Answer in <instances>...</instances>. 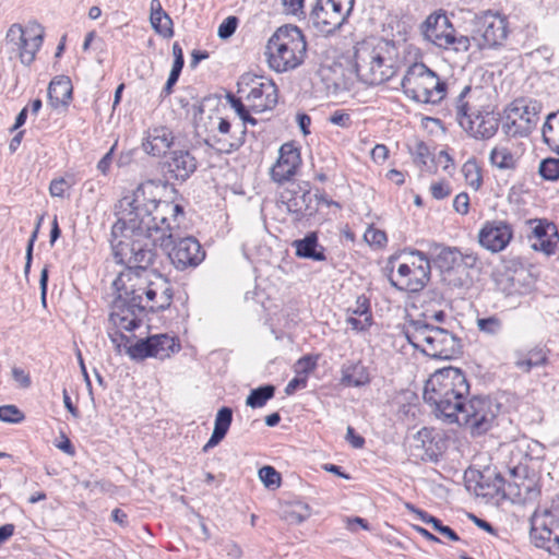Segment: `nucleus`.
I'll return each mask as SVG.
<instances>
[{"label":"nucleus","mask_w":559,"mask_h":559,"mask_svg":"<svg viewBox=\"0 0 559 559\" xmlns=\"http://www.w3.org/2000/svg\"><path fill=\"white\" fill-rule=\"evenodd\" d=\"M404 94L423 104H439L447 95V84L426 64L409 66L401 82Z\"/></svg>","instance_id":"obj_7"},{"label":"nucleus","mask_w":559,"mask_h":559,"mask_svg":"<svg viewBox=\"0 0 559 559\" xmlns=\"http://www.w3.org/2000/svg\"><path fill=\"white\" fill-rule=\"evenodd\" d=\"M173 132L165 127L150 129L142 143L143 150L152 156L167 155L166 152L174 144Z\"/></svg>","instance_id":"obj_27"},{"label":"nucleus","mask_w":559,"mask_h":559,"mask_svg":"<svg viewBox=\"0 0 559 559\" xmlns=\"http://www.w3.org/2000/svg\"><path fill=\"white\" fill-rule=\"evenodd\" d=\"M246 133V126H240L239 130L231 132L230 122L219 118L217 132L209 135L205 143L221 154H230L243 145Z\"/></svg>","instance_id":"obj_22"},{"label":"nucleus","mask_w":559,"mask_h":559,"mask_svg":"<svg viewBox=\"0 0 559 559\" xmlns=\"http://www.w3.org/2000/svg\"><path fill=\"white\" fill-rule=\"evenodd\" d=\"M111 341L117 345L118 352H121L123 347L126 354L131 359L138 361L148 357L164 360L180 348L176 338L167 334H155L130 344V340L127 336L121 333H115L111 335Z\"/></svg>","instance_id":"obj_8"},{"label":"nucleus","mask_w":559,"mask_h":559,"mask_svg":"<svg viewBox=\"0 0 559 559\" xmlns=\"http://www.w3.org/2000/svg\"><path fill=\"white\" fill-rule=\"evenodd\" d=\"M476 325L479 332L490 335L497 336L501 333L503 329V323L500 318L497 316H490L487 318H478L476 320Z\"/></svg>","instance_id":"obj_44"},{"label":"nucleus","mask_w":559,"mask_h":559,"mask_svg":"<svg viewBox=\"0 0 559 559\" xmlns=\"http://www.w3.org/2000/svg\"><path fill=\"white\" fill-rule=\"evenodd\" d=\"M492 486L497 492L515 502L525 503L539 495L535 477H528L525 467L521 464L510 468L507 476L497 473Z\"/></svg>","instance_id":"obj_12"},{"label":"nucleus","mask_w":559,"mask_h":559,"mask_svg":"<svg viewBox=\"0 0 559 559\" xmlns=\"http://www.w3.org/2000/svg\"><path fill=\"white\" fill-rule=\"evenodd\" d=\"M354 3L355 0H316L309 20L318 32L330 35L345 23Z\"/></svg>","instance_id":"obj_13"},{"label":"nucleus","mask_w":559,"mask_h":559,"mask_svg":"<svg viewBox=\"0 0 559 559\" xmlns=\"http://www.w3.org/2000/svg\"><path fill=\"white\" fill-rule=\"evenodd\" d=\"M530 224H534L532 233L536 238V241L532 245L534 250H540L546 254H552L555 252L556 243L549 239H546L549 225L544 224L540 221H531Z\"/></svg>","instance_id":"obj_38"},{"label":"nucleus","mask_w":559,"mask_h":559,"mask_svg":"<svg viewBox=\"0 0 559 559\" xmlns=\"http://www.w3.org/2000/svg\"><path fill=\"white\" fill-rule=\"evenodd\" d=\"M462 174L465 182L473 190L477 191L483 185L480 167L475 159H468L462 166Z\"/></svg>","instance_id":"obj_41"},{"label":"nucleus","mask_w":559,"mask_h":559,"mask_svg":"<svg viewBox=\"0 0 559 559\" xmlns=\"http://www.w3.org/2000/svg\"><path fill=\"white\" fill-rule=\"evenodd\" d=\"M364 238L370 246H376L379 248L383 247L388 241L386 234L383 230L377 229L374 227H369L366 230Z\"/></svg>","instance_id":"obj_50"},{"label":"nucleus","mask_w":559,"mask_h":559,"mask_svg":"<svg viewBox=\"0 0 559 559\" xmlns=\"http://www.w3.org/2000/svg\"><path fill=\"white\" fill-rule=\"evenodd\" d=\"M141 314L142 310L132 309L130 305H123L122 300L117 299L115 301L114 310L110 313L109 320L117 329L133 331L141 323Z\"/></svg>","instance_id":"obj_29"},{"label":"nucleus","mask_w":559,"mask_h":559,"mask_svg":"<svg viewBox=\"0 0 559 559\" xmlns=\"http://www.w3.org/2000/svg\"><path fill=\"white\" fill-rule=\"evenodd\" d=\"M317 367V357H312L310 355L304 356L299 358L295 366V373L299 376H305L308 379V376L311 371H313Z\"/></svg>","instance_id":"obj_49"},{"label":"nucleus","mask_w":559,"mask_h":559,"mask_svg":"<svg viewBox=\"0 0 559 559\" xmlns=\"http://www.w3.org/2000/svg\"><path fill=\"white\" fill-rule=\"evenodd\" d=\"M145 289L142 312L146 309L150 311L165 310L170 306L173 295L165 278L158 277L156 282H148Z\"/></svg>","instance_id":"obj_25"},{"label":"nucleus","mask_w":559,"mask_h":559,"mask_svg":"<svg viewBox=\"0 0 559 559\" xmlns=\"http://www.w3.org/2000/svg\"><path fill=\"white\" fill-rule=\"evenodd\" d=\"M513 238L511 224L502 219H492L484 223L478 231V242L491 253L503 251Z\"/></svg>","instance_id":"obj_19"},{"label":"nucleus","mask_w":559,"mask_h":559,"mask_svg":"<svg viewBox=\"0 0 559 559\" xmlns=\"http://www.w3.org/2000/svg\"><path fill=\"white\" fill-rule=\"evenodd\" d=\"M44 28L33 22L25 27L19 23L12 24L5 35V44L16 52L22 63L29 66L43 45Z\"/></svg>","instance_id":"obj_14"},{"label":"nucleus","mask_w":559,"mask_h":559,"mask_svg":"<svg viewBox=\"0 0 559 559\" xmlns=\"http://www.w3.org/2000/svg\"><path fill=\"white\" fill-rule=\"evenodd\" d=\"M509 34V25L506 16L498 13L487 12L475 21V27L471 44L479 49L495 48L501 46Z\"/></svg>","instance_id":"obj_16"},{"label":"nucleus","mask_w":559,"mask_h":559,"mask_svg":"<svg viewBox=\"0 0 559 559\" xmlns=\"http://www.w3.org/2000/svg\"><path fill=\"white\" fill-rule=\"evenodd\" d=\"M233 420V411L229 407H222L218 409L215 423L214 430L212 432L211 438L203 447L202 451L207 452L210 449L216 447L226 436L228 429L230 427Z\"/></svg>","instance_id":"obj_33"},{"label":"nucleus","mask_w":559,"mask_h":559,"mask_svg":"<svg viewBox=\"0 0 559 559\" xmlns=\"http://www.w3.org/2000/svg\"><path fill=\"white\" fill-rule=\"evenodd\" d=\"M355 525H358L362 530H366V531L370 530V526H369L368 522L365 519H362V518L354 516V518H347L346 519V527H347V530H349L352 532H355Z\"/></svg>","instance_id":"obj_63"},{"label":"nucleus","mask_w":559,"mask_h":559,"mask_svg":"<svg viewBox=\"0 0 559 559\" xmlns=\"http://www.w3.org/2000/svg\"><path fill=\"white\" fill-rule=\"evenodd\" d=\"M531 538L536 547L559 557V506L535 510L531 516Z\"/></svg>","instance_id":"obj_9"},{"label":"nucleus","mask_w":559,"mask_h":559,"mask_svg":"<svg viewBox=\"0 0 559 559\" xmlns=\"http://www.w3.org/2000/svg\"><path fill=\"white\" fill-rule=\"evenodd\" d=\"M389 281L400 290L417 293L424 289L430 280L429 259L418 250L399 257H391L388 263Z\"/></svg>","instance_id":"obj_6"},{"label":"nucleus","mask_w":559,"mask_h":559,"mask_svg":"<svg viewBox=\"0 0 559 559\" xmlns=\"http://www.w3.org/2000/svg\"><path fill=\"white\" fill-rule=\"evenodd\" d=\"M158 185L147 180L115 206L111 247L117 263L145 271L155 259L154 247L168 250L176 236L167 215H183L182 206L157 199Z\"/></svg>","instance_id":"obj_1"},{"label":"nucleus","mask_w":559,"mask_h":559,"mask_svg":"<svg viewBox=\"0 0 559 559\" xmlns=\"http://www.w3.org/2000/svg\"><path fill=\"white\" fill-rule=\"evenodd\" d=\"M459 122L472 138L488 140L497 133L500 118L492 109H483L475 114L459 117Z\"/></svg>","instance_id":"obj_20"},{"label":"nucleus","mask_w":559,"mask_h":559,"mask_svg":"<svg viewBox=\"0 0 559 559\" xmlns=\"http://www.w3.org/2000/svg\"><path fill=\"white\" fill-rule=\"evenodd\" d=\"M275 386L266 384L259 386L250 392L246 400V404L252 408L262 407L265 403L274 396Z\"/></svg>","instance_id":"obj_42"},{"label":"nucleus","mask_w":559,"mask_h":559,"mask_svg":"<svg viewBox=\"0 0 559 559\" xmlns=\"http://www.w3.org/2000/svg\"><path fill=\"white\" fill-rule=\"evenodd\" d=\"M259 478L266 488L275 489L281 486V474L273 466H263L259 469Z\"/></svg>","instance_id":"obj_46"},{"label":"nucleus","mask_w":559,"mask_h":559,"mask_svg":"<svg viewBox=\"0 0 559 559\" xmlns=\"http://www.w3.org/2000/svg\"><path fill=\"white\" fill-rule=\"evenodd\" d=\"M238 19L234 15L226 17L221 25L218 26L217 34L219 38L227 39L229 38L237 29Z\"/></svg>","instance_id":"obj_51"},{"label":"nucleus","mask_w":559,"mask_h":559,"mask_svg":"<svg viewBox=\"0 0 559 559\" xmlns=\"http://www.w3.org/2000/svg\"><path fill=\"white\" fill-rule=\"evenodd\" d=\"M485 91L480 86H465L456 98L457 118L468 114H475L478 110L491 109L490 106L484 104Z\"/></svg>","instance_id":"obj_26"},{"label":"nucleus","mask_w":559,"mask_h":559,"mask_svg":"<svg viewBox=\"0 0 559 559\" xmlns=\"http://www.w3.org/2000/svg\"><path fill=\"white\" fill-rule=\"evenodd\" d=\"M299 164V151L290 143L283 144L277 162L271 168L272 179L278 183L289 180L296 174Z\"/></svg>","instance_id":"obj_24"},{"label":"nucleus","mask_w":559,"mask_h":559,"mask_svg":"<svg viewBox=\"0 0 559 559\" xmlns=\"http://www.w3.org/2000/svg\"><path fill=\"white\" fill-rule=\"evenodd\" d=\"M308 379L305 376H296L287 383L285 393L287 395L294 394L297 390L305 389L307 386Z\"/></svg>","instance_id":"obj_56"},{"label":"nucleus","mask_w":559,"mask_h":559,"mask_svg":"<svg viewBox=\"0 0 559 559\" xmlns=\"http://www.w3.org/2000/svg\"><path fill=\"white\" fill-rule=\"evenodd\" d=\"M147 283L138 278L136 284L123 285V294L120 293L118 299L122 300L123 305H130L132 309L142 310Z\"/></svg>","instance_id":"obj_36"},{"label":"nucleus","mask_w":559,"mask_h":559,"mask_svg":"<svg viewBox=\"0 0 559 559\" xmlns=\"http://www.w3.org/2000/svg\"><path fill=\"white\" fill-rule=\"evenodd\" d=\"M540 176L550 181L559 179V158H545L539 165Z\"/></svg>","instance_id":"obj_47"},{"label":"nucleus","mask_w":559,"mask_h":559,"mask_svg":"<svg viewBox=\"0 0 559 559\" xmlns=\"http://www.w3.org/2000/svg\"><path fill=\"white\" fill-rule=\"evenodd\" d=\"M490 162L499 169H513L516 165V157L508 147L496 146L490 153Z\"/></svg>","instance_id":"obj_40"},{"label":"nucleus","mask_w":559,"mask_h":559,"mask_svg":"<svg viewBox=\"0 0 559 559\" xmlns=\"http://www.w3.org/2000/svg\"><path fill=\"white\" fill-rule=\"evenodd\" d=\"M293 247L296 249V255L299 258L313 261H324L326 259L324 248L319 246L318 237L314 233L308 234L302 239L295 240Z\"/></svg>","instance_id":"obj_32"},{"label":"nucleus","mask_w":559,"mask_h":559,"mask_svg":"<svg viewBox=\"0 0 559 559\" xmlns=\"http://www.w3.org/2000/svg\"><path fill=\"white\" fill-rule=\"evenodd\" d=\"M441 257H444L445 259H448L449 257L452 259V261H456L457 258H460L461 260V263L468 267V269H474L478 265L479 263V258L478 255L473 252V251H465V252H462L460 251L459 249L456 248H447V249H443L440 253Z\"/></svg>","instance_id":"obj_43"},{"label":"nucleus","mask_w":559,"mask_h":559,"mask_svg":"<svg viewBox=\"0 0 559 559\" xmlns=\"http://www.w3.org/2000/svg\"><path fill=\"white\" fill-rule=\"evenodd\" d=\"M71 182L67 179L60 177L53 179L49 185V193L51 197L55 198H63L66 191H68L71 188Z\"/></svg>","instance_id":"obj_52"},{"label":"nucleus","mask_w":559,"mask_h":559,"mask_svg":"<svg viewBox=\"0 0 559 559\" xmlns=\"http://www.w3.org/2000/svg\"><path fill=\"white\" fill-rule=\"evenodd\" d=\"M496 418V409L489 397L475 396L460 407L451 423L466 426L473 435L488 431Z\"/></svg>","instance_id":"obj_15"},{"label":"nucleus","mask_w":559,"mask_h":559,"mask_svg":"<svg viewBox=\"0 0 559 559\" xmlns=\"http://www.w3.org/2000/svg\"><path fill=\"white\" fill-rule=\"evenodd\" d=\"M469 393V384L461 369L454 367L437 370L426 381L424 401L437 416H443L450 421L457 416V411L464 404Z\"/></svg>","instance_id":"obj_3"},{"label":"nucleus","mask_w":559,"mask_h":559,"mask_svg":"<svg viewBox=\"0 0 559 559\" xmlns=\"http://www.w3.org/2000/svg\"><path fill=\"white\" fill-rule=\"evenodd\" d=\"M421 33L425 39L442 49L465 52L471 47L469 37L457 35L445 13L428 15L421 25Z\"/></svg>","instance_id":"obj_11"},{"label":"nucleus","mask_w":559,"mask_h":559,"mask_svg":"<svg viewBox=\"0 0 559 559\" xmlns=\"http://www.w3.org/2000/svg\"><path fill=\"white\" fill-rule=\"evenodd\" d=\"M12 376L20 386L28 388L31 385V378L23 369L14 367L12 369Z\"/></svg>","instance_id":"obj_60"},{"label":"nucleus","mask_w":559,"mask_h":559,"mask_svg":"<svg viewBox=\"0 0 559 559\" xmlns=\"http://www.w3.org/2000/svg\"><path fill=\"white\" fill-rule=\"evenodd\" d=\"M408 343L435 359H453L462 352V341L453 332L426 320H412L404 325Z\"/></svg>","instance_id":"obj_4"},{"label":"nucleus","mask_w":559,"mask_h":559,"mask_svg":"<svg viewBox=\"0 0 559 559\" xmlns=\"http://www.w3.org/2000/svg\"><path fill=\"white\" fill-rule=\"evenodd\" d=\"M318 200L317 193L301 187L287 189L281 194V201L286 205L287 211L298 217L314 215L318 211Z\"/></svg>","instance_id":"obj_23"},{"label":"nucleus","mask_w":559,"mask_h":559,"mask_svg":"<svg viewBox=\"0 0 559 559\" xmlns=\"http://www.w3.org/2000/svg\"><path fill=\"white\" fill-rule=\"evenodd\" d=\"M24 414L15 405L0 406V420L4 423H21Z\"/></svg>","instance_id":"obj_48"},{"label":"nucleus","mask_w":559,"mask_h":559,"mask_svg":"<svg viewBox=\"0 0 559 559\" xmlns=\"http://www.w3.org/2000/svg\"><path fill=\"white\" fill-rule=\"evenodd\" d=\"M174 228V242L168 251V258L177 270L185 271L198 266L205 258L200 242L194 237L179 238L177 221H170Z\"/></svg>","instance_id":"obj_17"},{"label":"nucleus","mask_w":559,"mask_h":559,"mask_svg":"<svg viewBox=\"0 0 559 559\" xmlns=\"http://www.w3.org/2000/svg\"><path fill=\"white\" fill-rule=\"evenodd\" d=\"M407 508L416 514L417 519H419L421 522L426 524L431 525V527L442 536L453 542L460 540L459 535L450 526L443 525L442 522L436 516L429 514L424 510L417 509L412 504H407Z\"/></svg>","instance_id":"obj_37"},{"label":"nucleus","mask_w":559,"mask_h":559,"mask_svg":"<svg viewBox=\"0 0 559 559\" xmlns=\"http://www.w3.org/2000/svg\"><path fill=\"white\" fill-rule=\"evenodd\" d=\"M346 440L355 448L360 449L365 444V439L355 432V429L350 426L347 427Z\"/></svg>","instance_id":"obj_61"},{"label":"nucleus","mask_w":559,"mask_h":559,"mask_svg":"<svg viewBox=\"0 0 559 559\" xmlns=\"http://www.w3.org/2000/svg\"><path fill=\"white\" fill-rule=\"evenodd\" d=\"M454 210L461 214L466 215L469 210V197L465 192L459 193L453 200Z\"/></svg>","instance_id":"obj_55"},{"label":"nucleus","mask_w":559,"mask_h":559,"mask_svg":"<svg viewBox=\"0 0 559 559\" xmlns=\"http://www.w3.org/2000/svg\"><path fill=\"white\" fill-rule=\"evenodd\" d=\"M72 83L68 76H56L48 86L49 105L53 109L66 110L72 100Z\"/></svg>","instance_id":"obj_28"},{"label":"nucleus","mask_w":559,"mask_h":559,"mask_svg":"<svg viewBox=\"0 0 559 559\" xmlns=\"http://www.w3.org/2000/svg\"><path fill=\"white\" fill-rule=\"evenodd\" d=\"M242 99L243 98L241 95H239V97H235L234 95L228 96L230 106L235 109L240 118L247 116L249 112L248 108L243 105Z\"/></svg>","instance_id":"obj_59"},{"label":"nucleus","mask_w":559,"mask_h":559,"mask_svg":"<svg viewBox=\"0 0 559 559\" xmlns=\"http://www.w3.org/2000/svg\"><path fill=\"white\" fill-rule=\"evenodd\" d=\"M285 13L295 16H306L305 0H281Z\"/></svg>","instance_id":"obj_53"},{"label":"nucleus","mask_w":559,"mask_h":559,"mask_svg":"<svg viewBox=\"0 0 559 559\" xmlns=\"http://www.w3.org/2000/svg\"><path fill=\"white\" fill-rule=\"evenodd\" d=\"M370 382L367 368L361 362H350L342 370V383L347 386H362Z\"/></svg>","instance_id":"obj_35"},{"label":"nucleus","mask_w":559,"mask_h":559,"mask_svg":"<svg viewBox=\"0 0 559 559\" xmlns=\"http://www.w3.org/2000/svg\"><path fill=\"white\" fill-rule=\"evenodd\" d=\"M330 122L335 124V126H340L342 128H347L350 126V116L344 111H335L331 117H330Z\"/></svg>","instance_id":"obj_58"},{"label":"nucleus","mask_w":559,"mask_h":559,"mask_svg":"<svg viewBox=\"0 0 559 559\" xmlns=\"http://www.w3.org/2000/svg\"><path fill=\"white\" fill-rule=\"evenodd\" d=\"M547 362V354L540 347H535L528 350L526 354L522 352H515L514 366L523 371L530 372L533 368L544 366Z\"/></svg>","instance_id":"obj_34"},{"label":"nucleus","mask_w":559,"mask_h":559,"mask_svg":"<svg viewBox=\"0 0 559 559\" xmlns=\"http://www.w3.org/2000/svg\"><path fill=\"white\" fill-rule=\"evenodd\" d=\"M150 21L152 27L159 35L164 37H171L174 35L173 21L166 12H162L160 15L150 14Z\"/></svg>","instance_id":"obj_45"},{"label":"nucleus","mask_w":559,"mask_h":559,"mask_svg":"<svg viewBox=\"0 0 559 559\" xmlns=\"http://www.w3.org/2000/svg\"><path fill=\"white\" fill-rule=\"evenodd\" d=\"M347 324L357 332L368 330L372 324V314L370 311V301L365 295H359L353 307L348 308Z\"/></svg>","instance_id":"obj_30"},{"label":"nucleus","mask_w":559,"mask_h":559,"mask_svg":"<svg viewBox=\"0 0 559 559\" xmlns=\"http://www.w3.org/2000/svg\"><path fill=\"white\" fill-rule=\"evenodd\" d=\"M265 55L272 70L278 73L294 70L307 55L305 35L295 25H283L269 38Z\"/></svg>","instance_id":"obj_5"},{"label":"nucleus","mask_w":559,"mask_h":559,"mask_svg":"<svg viewBox=\"0 0 559 559\" xmlns=\"http://www.w3.org/2000/svg\"><path fill=\"white\" fill-rule=\"evenodd\" d=\"M237 86V93L254 112L271 110L277 104V86L270 79L245 73L239 78Z\"/></svg>","instance_id":"obj_10"},{"label":"nucleus","mask_w":559,"mask_h":559,"mask_svg":"<svg viewBox=\"0 0 559 559\" xmlns=\"http://www.w3.org/2000/svg\"><path fill=\"white\" fill-rule=\"evenodd\" d=\"M544 142L559 154V111L547 116L543 127Z\"/></svg>","instance_id":"obj_39"},{"label":"nucleus","mask_w":559,"mask_h":559,"mask_svg":"<svg viewBox=\"0 0 559 559\" xmlns=\"http://www.w3.org/2000/svg\"><path fill=\"white\" fill-rule=\"evenodd\" d=\"M542 105L539 102L520 97L514 99L506 109L507 120L516 126L514 133H528L539 121Z\"/></svg>","instance_id":"obj_18"},{"label":"nucleus","mask_w":559,"mask_h":559,"mask_svg":"<svg viewBox=\"0 0 559 559\" xmlns=\"http://www.w3.org/2000/svg\"><path fill=\"white\" fill-rule=\"evenodd\" d=\"M430 192L436 200H443L451 194V187L445 181L433 182L430 186Z\"/></svg>","instance_id":"obj_54"},{"label":"nucleus","mask_w":559,"mask_h":559,"mask_svg":"<svg viewBox=\"0 0 559 559\" xmlns=\"http://www.w3.org/2000/svg\"><path fill=\"white\" fill-rule=\"evenodd\" d=\"M412 155L415 164L427 171H433V167L429 163H433L435 159L437 163L444 164V170H448L449 166L453 165L452 158L445 151H440L435 157L431 155L429 147L424 142H417L415 144Z\"/></svg>","instance_id":"obj_31"},{"label":"nucleus","mask_w":559,"mask_h":559,"mask_svg":"<svg viewBox=\"0 0 559 559\" xmlns=\"http://www.w3.org/2000/svg\"><path fill=\"white\" fill-rule=\"evenodd\" d=\"M198 160L188 150H173L160 163L165 177L176 181H186L197 170Z\"/></svg>","instance_id":"obj_21"},{"label":"nucleus","mask_w":559,"mask_h":559,"mask_svg":"<svg viewBox=\"0 0 559 559\" xmlns=\"http://www.w3.org/2000/svg\"><path fill=\"white\" fill-rule=\"evenodd\" d=\"M117 143H115L111 148L102 157V159L97 164V169L103 174L107 175L112 163V155L116 148Z\"/></svg>","instance_id":"obj_57"},{"label":"nucleus","mask_w":559,"mask_h":559,"mask_svg":"<svg viewBox=\"0 0 559 559\" xmlns=\"http://www.w3.org/2000/svg\"><path fill=\"white\" fill-rule=\"evenodd\" d=\"M47 284H48V270L44 267L40 273V298L44 306H46V295H47Z\"/></svg>","instance_id":"obj_64"},{"label":"nucleus","mask_w":559,"mask_h":559,"mask_svg":"<svg viewBox=\"0 0 559 559\" xmlns=\"http://www.w3.org/2000/svg\"><path fill=\"white\" fill-rule=\"evenodd\" d=\"M389 150L383 144H377L371 151V157L376 163H382L386 159Z\"/></svg>","instance_id":"obj_62"},{"label":"nucleus","mask_w":559,"mask_h":559,"mask_svg":"<svg viewBox=\"0 0 559 559\" xmlns=\"http://www.w3.org/2000/svg\"><path fill=\"white\" fill-rule=\"evenodd\" d=\"M354 61L358 78L369 85H379L389 81L400 68L395 45L377 37L356 44Z\"/></svg>","instance_id":"obj_2"}]
</instances>
